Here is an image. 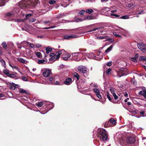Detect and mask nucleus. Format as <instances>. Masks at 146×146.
Returning <instances> with one entry per match:
<instances>
[{
    "instance_id": "1",
    "label": "nucleus",
    "mask_w": 146,
    "mask_h": 146,
    "mask_svg": "<svg viewBox=\"0 0 146 146\" xmlns=\"http://www.w3.org/2000/svg\"><path fill=\"white\" fill-rule=\"evenodd\" d=\"M99 134L98 137L100 141H106L108 139V135L106 131L103 129H99Z\"/></svg>"
},
{
    "instance_id": "2",
    "label": "nucleus",
    "mask_w": 146,
    "mask_h": 146,
    "mask_svg": "<svg viewBox=\"0 0 146 146\" xmlns=\"http://www.w3.org/2000/svg\"><path fill=\"white\" fill-rule=\"evenodd\" d=\"M43 76L47 78L52 74L51 70L49 68H43L41 69Z\"/></svg>"
},
{
    "instance_id": "3",
    "label": "nucleus",
    "mask_w": 146,
    "mask_h": 146,
    "mask_svg": "<svg viewBox=\"0 0 146 146\" xmlns=\"http://www.w3.org/2000/svg\"><path fill=\"white\" fill-rule=\"evenodd\" d=\"M128 73L127 70L125 68H123L121 69L118 72L117 76L118 77H120L123 76H125L127 75Z\"/></svg>"
},
{
    "instance_id": "4",
    "label": "nucleus",
    "mask_w": 146,
    "mask_h": 146,
    "mask_svg": "<svg viewBox=\"0 0 146 146\" xmlns=\"http://www.w3.org/2000/svg\"><path fill=\"white\" fill-rule=\"evenodd\" d=\"M117 11V10H111L110 11L111 13L109 12L106 15L113 18H115V17L118 18L120 16L119 15L113 13Z\"/></svg>"
},
{
    "instance_id": "5",
    "label": "nucleus",
    "mask_w": 146,
    "mask_h": 146,
    "mask_svg": "<svg viewBox=\"0 0 146 146\" xmlns=\"http://www.w3.org/2000/svg\"><path fill=\"white\" fill-rule=\"evenodd\" d=\"M137 46L141 51L146 53V44L144 43H140L138 44Z\"/></svg>"
},
{
    "instance_id": "6",
    "label": "nucleus",
    "mask_w": 146,
    "mask_h": 146,
    "mask_svg": "<svg viewBox=\"0 0 146 146\" xmlns=\"http://www.w3.org/2000/svg\"><path fill=\"white\" fill-rule=\"evenodd\" d=\"M135 141V139L131 137H129L126 138V142L127 143L133 144Z\"/></svg>"
},
{
    "instance_id": "7",
    "label": "nucleus",
    "mask_w": 146,
    "mask_h": 146,
    "mask_svg": "<svg viewBox=\"0 0 146 146\" xmlns=\"http://www.w3.org/2000/svg\"><path fill=\"white\" fill-rule=\"evenodd\" d=\"M78 71L83 73L86 72L87 71V68L82 66H79L78 68Z\"/></svg>"
},
{
    "instance_id": "8",
    "label": "nucleus",
    "mask_w": 146,
    "mask_h": 146,
    "mask_svg": "<svg viewBox=\"0 0 146 146\" xmlns=\"http://www.w3.org/2000/svg\"><path fill=\"white\" fill-rule=\"evenodd\" d=\"M70 57V55L65 51V52L62 55V58L63 60H67L68 58Z\"/></svg>"
},
{
    "instance_id": "9",
    "label": "nucleus",
    "mask_w": 146,
    "mask_h": 146,
    "mask_svg": "<svg viewBox=\"0 0 146 146\" xmlns=\"http://www.w3.org/2000/svg\"><path fill=\"white\" fill-rule=\"evenodd\" d=\"M65 52V50L63 49L62 50L60 51L57 52L55 54V56L56 57V59H58L60 57V55L61 54H63Z\"/></svg>"
},
{
    "instance_id": "10",
    "label": "nucleus",
    "mask_w": 146,
    "mask_h": 146,
    "mask_svg": "<svg viewBox=\"0 0 146 146\" xmlns=\"http://www.w3.org/2000/svg\"><path fill=\"white\" fill-rule=\"evenodd\" d=\"M32 15L31 14H28L26 15V18H25V19L26 20L29 19V23H33L35 22L36 21V19H30L28 17H30Z\"/></svg>"
},
{
    "instance_id": "11",
    "label": "nucleus",
    "mask_w": 146,
    "mask_h": 146,
    "mask_svg": "<svg viewBox=\"0 0 146 146\" xmlns=\"http://www.w3.org/2000/svg\"><path fill=\"white\" fill-rule=\"evenodd\" d=\"M38 2V0H33L31 4V8H33L36 7L37 5Z\"/></svg>"
},
{
    "instance_id": "12",
    "label": "nucleus",
    "mask_w": 146,
    "mask_h": 146,
    "mask_svg": "<svg viewBox=\"0 0 146 146\" xmlns=\"http://www.w3.org/2000/svg\"><path fill=\"white\" fill-rule=\"evenodd\" d=\"M78 54V53H74L72 54V55L74 56L73 58V60L77 61H78L81 60V58H79L78 56H76Z\"/></svg>"
},
{
    "instance_id": "13",
    "label": "nucleus",
    "mask_w": 146,
    "mask_h": 146,
    "mask_svg": "<svg viewBox=\"0 0 146 146\" xmlns=\"http://www.w3.org/2000/svg\"><path fill=\"white\" fill-rule=\"evenodd\" d=\"M87 57L90 58H92L96 60H98L97 57L93 53H88L87 54Z\"/></svg>"
},
{
    "instance_id": "14",
    "label": "nucleus",
    "mask_w": 146,
    "mask_h": 146,
    "mask_svg": "<svg viewBox=\"0 0 146 146\" xmlns=\"http://www.w3.org/2000/svg\"><path fill=\"white\" fill-rule=\"evenodd\" d=\"M72 82V79L71 78H66L64 82V83L66 85L70 84Z\"/></svg>"
},
{
    "instance_id": "15",
    "label": "nucleus",
    "mask_w": 146,
    "mask_h": 146,
    "mask_svg": "<svg viewBox=\"0 0 146 146\" xmlns=\"http://www.w3.org/2000/svg\"><path fill=\"white\" fill-rule=\"evenodd\" d=\"M141 89L142 90L139 92L138 94L143 96L146 91V89L144 87H142Z\"/></svg>"
},
{
    "instance_id": "16",
    "label": "nucleus",
    "mask_w": 146,
    "mask_h": 146,
    "mask_svg": "<svg viewBox=\"0 0 146 146\" xmlns=\"http://www.w3.org/2000/svg\"><path fill=\"white\" fill-rule=\"evenodd\" d=\"M76 37H77V36L76 35H65L64 36V38L66 39H68L70 38H75Z\"/></svg>"
},
{
    "instance_id": "17",
    "label": "nucleus",
    "mask_w": 146,
    "mask_h": 146,
    "mask_svg": "<svg viewBox=\"0 0 146 146\" xmlns=\"http://www.w3.org/2000/svg\"><path fill=\"white\" fill-rule=\"evenodd\" d=\"M18 61L20 62L23 64H26L27 62V61L25 59L21 58L18 57L16 58Z\"/></svg>"
},
{
    "instance_id": "18",
    "label": "nucleus",
    "mask_w": 146,
    "mask_h": 146,
    "mask_svg": "<svg viewBox=\"0 0 146 146\" xmlns=\"http://www.w3.org/2000/svg\"><path fill=\"white\" fill-rule=\"evenodd\" d=\"M110 90L111 91V94H112L115 100H117L118 99V97L116 95V94L115 93L114 90H113L112 89H110Z\"/></svg>"
},
{
    "instance_id": "19",
    "label": "nucleus",
    "mask_w": 146,
    "mask_h": 146,
    "mask_svg": "<svg viewBox=\"0 0 146 146\" xmlns=\"http://www.w3.org/2000/svg\"><path fill=\"white\" fill-rule=\"evenodd\" d=\"M110 8L106 7H105L102 8H101L100 9V11L102 12H104V11H110Z\"/></svg>"
},
{
    "instance_id": "20",
    "label": "nucleus",
    "mask_w": 146,
    "mask_h": 146,
    "mask_svg": "<svg viewBox=\"0 0 146 146\" xmlns=\"http://www.w3.org/2000/svg\"><path fill=\"white\" fill-rule=\"evenodd\" d=\"M17 85L15 84V83L12 82L10 86V88L12 90H14L17 87Z\"/></svg>"
},
{
    "instance_id": "21",
    "label": "nucleus",
    "mask_w": 146,
    "mask_h": 146,
    "mask_svg": "<svg viewBox=\"0 0 146 146\" xmlns=\"http://www.w3.org/2000/svg\"><path fill=\"white\" fill-rule=\"evenodd\" d=\"M46 52V54H48L52 51V48L50 46L47 47L45 49Z\"/></svg>"
},
{
    "instance_id": "22",
    "label": "nucleus",
    "mask_w": 146,
    "mask_h": 146,
    "mask_svg": "<svg viewBox=\"0 0 146 146\" xmlns=\"http://www.w3.org/2000/svg\"><path fill=\"white\" fill-rule=\"evenodd\" d=\"M93 19L92 17L90 16H88L87 17H84V19L82 20L81 19H79V21H82L83 20H91Z\"/></svg>"
},
{
    "instance_id": "23",
    "label": "nucleus",
    "mask_w": 146,
    "mask_h": 146,
    "mask_svg": "<svg viewBox=\"0 0 146 146\" xmlns=\"http://www.w3.org/2000/svg\"><path fill=\"white\" fill-rule=\"evenodd\" d=\"M117 140L119 141V144L121 145H123L124 139L119 138Z\"/></svg>"
},
{
    "instance_id": "24",
    "label": "nucleus",
    "mask_w": 146,
    "mask_h": 146,
    "mask_svg": "<svg viewBox=\"0 0 146 146\" xmlns=\"http://www.w3.org/2000/svg\"><path fill=\"white\" fill-rule=\"evenodd\" d=\"M46 60L44 59L38 60L37 61V63L38 64H43L45 63Z\"/></svg>"
},
{
    "instance_id": "25",
    "label": "nucleus",
    "mask_w": 146,
    "mask_h": 146,
    "mask_svg": "<svg viewBox=\"0 0 146 146\" xmlns=\"http://www.w3.org/2000/svg\"><path fill=\"white\" fill-rule=\"evenodd\" d=\"M113 47L112 45H111L105 51L106 52H108L111 50Z\"/></svg>"
},
{
    "instance_id": "26",
    "label": "nucleus",
    "mask_w": 146,
    "mask_h": 146,
    "mask_svg": "<svg viewBox=\"0 0 146 146\" xmlns=\"http://www.w3.org/2000/svg\"><path fill=\"white\" fill-rule=\"evenodd\" d=\"M6 0H0V7L5 5Z\"/></svg>"
},
{
    "instance_id": "27",
    "label": "nucleus",
    "mask_w": 146,
    "mask_h": 146,
    "mask_svg": "<svg viewBox=\"0 0 146 146\" xmlns=\"http://www.w3.org/2000/svg\"><path fill=\"white\" fill-rule=\"evenodd\" d=\"M35 54L38 58H41L42 57V55L40 52H36L35 53Z\"/></svg>"
},
{
    "instance_id": "28",
    "label": "nucleus",
    "mask_w": 146,
    "mask_h": 146,
    "mask_svg": "<svg viewBox=\"0 0 146 146\" xmlns=\"http://www.w3.org/2000/svg\"><path fill=\"white\" fill-rule=\"evenodd\" d=\"M19 93H25L26 94H29V92H27L25 90L22 89L19 90Z\"/></svg>"
},
{
    "instance_id": "29",
    "label": "nucleus",
    "mask_w": 146,
    "mask_h": 146,
    "mask_svg": "<svg viewBox=\"0 0 146 146\" xmlns=\"http://www.w3.org/2000/svg\"><path fill=\"white\" fill-rule=\"evenodd\" d=\"M74 76L77 78V80H78L79 79L80 76L76 72L74 73Z\"/></svg>"
},
{
    "instance_id": "30",
    "label": "nucleus",
    "mask_w": 146,
    "mask_h": 146,
    "mask_svg": "<svg viewBox=\"0 0 146 146\" xmlns=\"http://www.w3.org/2000/svg\"><path fill=\"white\" fill-rule=\"evenodd\" d=\"M86 12L89 14H90L94 12L93 10L91 9H86Z\"/></svg>"
},
{
    "instance_id": "31",
    "label": "nucleus",
    "mask_w": 146,
    "mask_h": 146,
    "mask_svg": "<svg viewBox=\"0 0 146 146\" xmlns=\"http://www.w3.org/2000/svg\"><path fill=\"white\" fill-rule=\"evenodd\" d=\"M3 72H4V73L7 76L9 74V71L7 69H5L3 70Z\"/></svg>"
},
{
    "instance_id": "32",
    "label": "nucleus",
    "mask_w": 146,
    "mask_h": 146,
    "mask_svg": "<svg viewBox=\"0 0 146 146\" xmlns=\"http://www.w3.org/2000/svg\"><path fill=\"white\" fill-rule=\"evenodd\" d=\"M139 59L141 61H146V57L144 56H140Z\"/></svg>"
},
{
    "instance_id": "33",
    "label": "nucleus",
    "mask_w": 146,
    "mask_h": 146,
    "mask_svg": "<svg viewBox=\"0 0 146 146\" xmlns=\"http://www.w3.org/2000/svg\"><path fill=\"white\" fill-rule=\"evenodd\" d=\"M93 90L94 92L95 93L96 95L97 94H100V91L99 90L96 88H94L93 89Z\"/></svg>"
},
{
    "instance_id": "34",
    "label": "nucleus",
    "mask_w": 146,
    "mask_h": 146,
    "mask_svg": "<svg viewBox=\"0 0 146 146\" xmlns=\"http://www.w3.org/2000/svg\"><path fill=\"white\" fill-rule=\"evenodd\" d=\"M7 76L10 78H14L16 77V75L14 74L9 73Z\"/></svg>"
},
{
    "instance_id": "35",
    "label": "nucleus",
    "mask_w": 146,
    "mask_h": 146,
    "mask_svg": "<svg viewBox=\"0 0 146 146\" xmlns=\"http://www.w3.org/2000/svg\"><path fill=\"white\" fill-rule=\"evenodd\" d=\"M88 43L89 44L91 45H94L95 44V42H94V40H91L88 41Z\"/></svg>"
},
{
    "instance_id": "36",
    "label": "nucleus",
    "mask_w": 146,
    "mask_h": 146,
    "mask_svg": "<svg viewBox=\"0 0 146 146\" xmlns=\"http://www.w3.org/2000/svg\"><path fill=\"white\" fill-rule=\"evenodd\" d=\"M109 121L111 123L114 124H115L116 123L115 121L112 118L110 119Z\"/></svg>"
},
{
    "instance_id": "37",
    "label": "nucleus",
    "mask_w": 146,
    "mask_h": 146,
    "mask_svg": "<svg viewBox=\"0 0 146 146\" xmlns=\"http://www.w3.org/2000/svg\"><path fill=\"white\" fill-rule=\"evenodd\" d=\"M101 28V27H98V28H95V29H94L92 30H90V31H88L87 32V33H89V32H92V31H95L97 30H98V29H100Z\"/></svg>"
},
{
    "instance_id": "38",
    "label": "nucleus",
    "mask_w": 146,
    "mask_h": 146,
    "mask_svg": "<svg viewBox=\"0 0 146 146\" xmlns=\"http://www.w3.org/2000/svg\"><path fill=\"white\" fill-rule=\"evenodd\" d=\"M2 45L4 49H6L7 48V44L5 42H3L2 43Z\"/></svg>"
},
{
    "instance_id": "39",
    "label": "nucleus",
    "mask_w": 146,
    "mask_h": 146,
    "mask_svg": "<svg viewBox=\"0 0 146 146\" xmlns=\"http://www.w3.org/2000/svg\"><path fill=\"white\" fill-rule=\"evenodd\" d=\"M9 66L11 67V68H14L16 69H18V67L15 66L14 65H13L9 63Z\"/></svg>"
},
{
    "instance_id": "40",
    "label": "nucleus",
    "mask_w": 146,
    "mask_h": 146,
    "mask_svg": "<svg viewBox=\"0 0 146 146\" xmlns=\"http://www.w3.org/2000/svg\"><path fill=\"white\" fill-rule=\"evenodd\" d=\"M85 12L86 11L85 10H82L78 13V14L81 15H83L85 13Z\"/></svg>"
},
{
    "instance_id": "41",
    "label": "nucleus",
    "mask_w": 146,
    "mask_h": 146,
    "mask_svg": "<svg viewBox=\"0 0 146 146\" xmlns=\"http://www.w3.org/2000/svg\"><path fill=\"white\" fill-rule=\"evenodd\" d=\"M43 105V103L42 102H40L36 104V105L38 106L41 107Z\"/></svg>"
},
{
    "instance_id": "42",
    "label": "nucleus",
    "mask_w": 146,
    "mask_h": 146,
    "mask_svg": "<svg viewBox=\"0 0 146 146\" xmlns=\"http://www.w3.org/2000/svg\"><path fill=\"white\" fill-rule=\"evenodd\" d=\"M120 18L121 19H128L129 17L127 15H125L121 17Z\"/></svg>"
},
{
    "instance_id": "43",
    "label": "nucleus",
    "mask_w": 146,
    "mask_h": 146,
    "mask_svg": "<svg viewBox=\"0 0 146 146\" xmlns=\"http://www.w3.org/2000/svg\"><path fill=\"white\" fill-rule=\"evenodd\" d=\"M55 2L56 1L54 0H50L49 1V3L51 5L55 3Z\"/></svg>"
},
{
    "instance_id": "44",
    "label": "nucleus",
    "mask_w": 146,
    "mask_h": 146,
    "mask_svg": "<svg viewBox=\"0 0 146 146\" xmlns=\"http://www.w3.org/2000/svg\"><path fill=\"white\" fill-rule=\"evenodd\" d=\"M107 40L111 42H113V39L112 38H108Z\"/></svg>"
},
{
    "instance_id": "45",
    "label": "nucleus",
    "mask_w": 146,
    "mask_h": 146,
    "mask_svg": "<svg viewBox=\"0 0 146 146\" xmlns=\"http://www.w3.org/2000/svg\"><path fill=\"white\" fill-rule=\"evenodd\" d=\"M0 61L1 63L3 65H5V62L3 60L1 59L0 60Z\"/></svg>"
},
{
    "instance_id": "46",
    "label": "nucleus",
    "mask_w": 146,
    "mask_h": 146,
    "mask_svg": "<svg viewBox=\"0 0 146 146\" xmlns=\"http://www.w3.org/2000/svg\"><path fill=\"white\" fill-rule=\"evenodd\" d=\"M107 97L108 98V99L109 101H111V97H110V95H109V94L108 93H107Z\"/></svg>"
},
{
    "instance_id": "47",
    "label": "nucleus",
    "mask_w": 146,
    "mask_h": 146,
    "mask_svg": "<svg viewBox=\"0 0 146 146\" xmlns=\"http://www.w3.org/2000/svg\"><path fill=\"white\" fill-rule=\"evenodd\" d=\"M111 69L110 68L107 69L106 70V72L107 74L108 75H109L111 71Z\"/></svg>"
},
{
    "instance_id": "48",
    "label": "nucleus",
    "mask_w": 146,
    "mask_h": 146,
    "mask_svg": "<svg viewBox=\"0 0 146 146\" xmlns=\"http://www.w3.org/2000/svg\"><path fill=\"white\" fill-rule=\"evenodd\" d=\"M22 80L25 81H27L28 79L26 77L23 76L22 77Z\"/></svg>"
},
{
    "instance_id": "49",
    "label": "nucleus",
    "mask_w": 146,
    "mask_h": 146,
    "mask_svg": "<svg viewBox=\"0 0 146 146\" xmlns=\"http://www.w3.org/2000/svg\"><path fill=\"white\" fill-rule=\"evenodd\" d=\"M63 16V15L62 14H58L56 17L57 18H61Z\"/></svg>"
},
{
    "instance_id": "50",
    "label": "nucleus",
    "mask_w": 146,
    "mask_h": 146,
    "mask_svg": "<svg viewBox=\"0 0 146 146\" xmlns=\"http://www.w3.org/2000/svg\"><path fill=\"white\" fill-rule=\"evenodd\" d=\"M131 60L135 62H137L136 59L134 57L131 58Z\"/></svg>"
},
{
    "instance_id": "51",
    "label": "nucleus",
    "mask_w": 146,
    "mask_h": 146,
    "mask_svg": "<svg viewBox=\"0 0 146 146\" xmlns=\"http://www.w3.org/2000/svg\"><path fill=\"white\" fill-rule=\"evenodd\" d=\"M96 95L100 99H101L102 98L100 94V93L96 94Z\"/></svg>"
},
{
    "instance_id": "52",
    "label": "nucleus",
    "mask_w": 146,
    "mask_h": 146,
    "mask_svg": "<svg viewBox=\"0 0 146 146\" xmlns=\"http://www.w3.org/2000/svg\"><path fill=\"white\" fill-rule=\"evenodd\" d=\"M145 13V12L143 10L141 11L138 13V14H143Z\"/></svg>"
},
{
    "instance_id": "53",
    "label": "nucleus",
    "mask_w": 146,
    "mask_h": 146,
    "mask_svg": "<svg viewBox=\"0 0 146 146\" xmlns=\"http://www.w3.org/2000/svg\"><path fill=\"white\" fill-rule=\"evenodd\" d=\"M53 78L52 77L50 76L49 77V78H48L49 80L51 82L53 80Z\"/></svg>"
},
{
    "instance_id": "54",
    "label": "nucleus",
    "mask_w": 146,
    "mask_h": 146,
    "mask_svg": "<svg viewBox=\"0 0 146 146\" xmlns=\"http://www.w3.org/2000/svg\"><path fill=\"white\" fill-rule=\"evenodd\" d=\"M25 20H26L25 19L23 20L19 19H18L17 20V21L19 22H21L22 21H24Z\"/></svg>"
},
{
    "instance_id": "55",
    "label": "nucleus",
    "mask_w": 146,
    "mask_h": 146,
    "mask_svg": "<svg viewBox=\"0 0 146 146\" xmlns=\"http://www.w3.org/2000/svg\"><path fill=\"white\" fill-rule=\"evenodd\" d=\"M105 37L104 36H99L97 37V38L100 39H103L105 38Z\"/></svg>"
},
{
    "instance_id": "56",
    "label": "nucleus",
    "mask_w": 146,
    "mask_h": 146,
    "mask_svg": "<svg viewBox=\"0 0 146 146\" xmlns=\"http://www.w3.org/2000/svg\"><path fill=\"white\" fill-rule=\"evenodd\" d=\"M41 46V45L39 44H36V47L40 48Z\"/></svg>"
},
{
    "instance_id": "57",
    "label": "nucleus",
    "mask_w": 146,
    "mask_h": 146,
    "mask_svg": "<svg viewBox=\"0 0 146 146\" xmlns=\"http://www.w3.org/2000/svg\"><path fill=\"white\" fill-rule=\"evenodd\" d=\"M127 142H126V139H124L123 141V145H126L127 143Z\"/></svg>"
},
{
    "instance_id": "58",
    "label": "nucleus",
    "mask_w": 146,
    "mask_h": 146,
    "mask_svg": "<svg viewBox=\"0 0 146 146\" xmlns=\"http://www.w3.org/2000/svg\"><path fill=\"white\" fill-rule=\"evenodd\" d=\"M140 113L141 115H143L145 114V111H141L140 112Z\"/></svg>"
},
{
    "instance_id": "59",
    "label": "nucleus",
    "mask_w": 146,
    "mask_h": 146,
    "mask_svg": "<svg viewBox=\"0 0 146 146\" xmlns=\"http://www.w3.org/2000/svg\"><path fill=\"white\" fill-rule=\"evenodd\" d=\"M107 65L108 66H111V62H110L107 63Z\"/></svg>"
},
{
    "instance_id": "60",
    "label": "nucleus",
    "mask_w": 146,
    "mask_h": 146,
    "mask_svg": "<svg viewBox=\"0 0 146 146\" xmlns=\"http://www.w3.org/2000/svg\"><path fill=\"white\" fill-rule=\"evenodd\" d=\"M55 85H60V82L58 81H56L55 83Z\"/></svg>"
},
{
    "instance_id": "61",
    "label": "nucleus",
    "mask_w": 146,
    "mask_h": 146,
    "mask_svg": "<svg viewBox=\"0 0 146 146\" xmlns=\"http://www.w3.org/2000/svg\"><path fill=\"white\" fill-rule=\"evenodd\" d=\"M50 56L51 57H53L54 56V54L53 53H51L50 54Z\"/></svg>"
},
{
    "instance_id": "62",
    "label": "nucleus",
    "mask_w": 146,
    "mask_h": 146,
    "mask_svg": "<svg viewBox=\"0 0 146 146\" xmlns=\"http://www.w3.org/2000/svg\"><path fill=\"white\" fill-rule=\"evenodd\" d=\"M6 84L8 85L9 86V87H10V86L11 84V83L9 82H6Z\"/></svg>"
},
{
    "instance_id": "63",
    "label": "nucleus",
    "mask_w": 146,
    "mask_h": 146,
    "mask_svg": "<svg viewBox=\"0 0 146 146\" xmlns=\"http://www.w3.org/2000/svg\"><path fill=\"white\" fill-rule=\"evenodd\" d=\"M30 46L32 48H33L34 47V45L33 44L30 43Z\"/></svg>"
},
{
    "instance_id": "64",
    "label": "nucleus",
    "mask_w": 146,
    "mask_h": 146,
    "mask_svg": "<svg viewBox=\"0 0 146 146\" xmlns=\"http://www.w3.org/2000/svg\"><path fill=\"white\" fill-rule=\"evenodd\" d=\"M138 54H135V57L134 58H136L137 59L138 58Z\"/></svg>"
}]
</instances>
